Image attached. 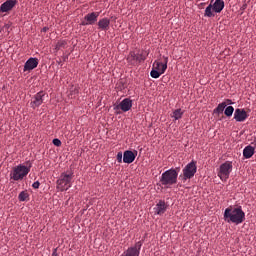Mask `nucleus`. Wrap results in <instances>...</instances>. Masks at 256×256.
Segmentation results:
<instances>
[{
    "label": "nucleus",
    "mask_w": 256,
    "mask_h": 256,
    "mask_svg": "<svg viewBox=\"0 0 256 256\" xmlns=\"http://www.w3.org/2000/svg\"><path fill=\"white\" fill-rule=\"evenodd\" d=\"M224 221L226 223H234V225H241L245 221V212L241 207L226 208L224 211Z\"/></svg>",
    "instance_id": "1"
},
{
    "label": "nucleus",
    "mask_w": 256,
    "mask_h": 256,
    "mask_svg": "<svg viewBox=\"0 0 256 256\" xmlns=\"http://www.w3.org/2000/svg\"><path fill=\"white\" fill-rule=\"evenodd\" d=\"M179 171H181V169L177 167L171 168L163 172L160 177V184L162 185V187H166L167 189H169V187L176 185L177 177H179Z\"/></svg>",
    "instance_id": "2"
},
{
    "label": "nucleus",
    "mask_w": 256,
    "mask_h": 256,
    "mask_svg": "<svg viewBox=\"0 0 256 256\" xmlns=\"http://www.w3.org/2000/svg\"><path fill=\"white\" fill-rule=\"evenodd\" d=\"M31 162H27V165L20 164L13 168L10 178L13 179V181H23L25 179L26 175H29L31 171Z\"/></svg>",
    "instance_id": "3"
},
{
    "label": "nucleus",
    "mask_w": 256,
    "mask_h": 256,
    "mask_svg": "<svg viewBox=\"0 0 256 256\" xmlns=\"http://www.w3.org/2000/svg\"><path fill=\"white\" fill-rule=\"evenodd\" d=\"M73 172H63L56 182L59 191H68L72 187Z\"/></svg>",
    "instance_id": "4"
},
{
    "label": "nucleus",
    "mask_w": 256,
    "mask_h": 256,
    "mask_svg": "<svg viewBox=\"0 0 256 256\" xmlns=\"http://www.w3.org/2000/svg\"><path fill=\"white\" fill-rule=\"evenodd\" d=\"M195 173H197V162L192 161L183 168L182 174L179 175V179L185 183L187 180L193 179Z\"/></svg>",
    "instance_id": "5"
},
{
    "label": "nucleus",
    "mask_w": 256,
    "mask_h": 256,
    "mask_svg": "<svg viewBox=\"0 0 256 256\" xmlns=\"http://www.w3.org/2000/svg\"><path fill=\"white\" fill-rule=\"evenodd\" d=\"M225 9V1L223 0H216L214 4H210L206 9L204 13V17H215L214 13H221Z\"/></svg>",
    "instance_id": "6"
},
{
    "label": "nucleus",
    "mask_w": 256,
    "mask_h": 256,
    "mask_svg": "<svg viewBox=\"0 0 256 256\" xmlns=\"http://www.w3.org/2000/svg\"><path fill=\"white\" fill-rule=\"evenodd\" d=\"M232 171H233V164L230 161H227L222 165H220V169L218 171V177L221 179V181H227Z\"/></svg>",
    "instance_id": "7"
},
{
    "label": "nucleus",
    "mask_w": 256,
    "mask_h": 256,
    "mask_svg": "<svg viewBox=\"0 0 256 256\" xmlns=\"http://www.w3.org/2000/svg\"><path fill=\"white\" fill-rule=\"evenodd\" d=\"M148 55L149 53L147 52H141V53L130 52L127 57V61L128 63H131V65H135V63H141L142 61H145Z\"/></svg>",
    "instance_id": "8"
},
{
    "label": "nucleus",
    "mask_w": 256,
    "mask_h": 256,
    "mask_svg": "<svg viewBox=\"0 0 256 256\" xmlns=\"http://www.w3.org/2000/svg\"><path fill=\"white\" fill-rule=\"evenodd\" d=\"M45 92L40 91L36 93L32 98L30 102V107L32 109H37V107H41L45 101Z\"/></svg>",
    "instance_id": "9"
},
{
    "label": "nucleus",
    "mask_w": 256,
    "mask_h": 256,
    "mask_svg": "<svg viewBox=\"0 0 256 256\" xmlns=\"http://www.w3.org/2000/svg\"><path fill=\"white\" fill-rule=\"evenodd\" d=\"M141 247H143V242L138 241L134 246H131L124 251L121 256H139L141 254Z\"/></svg>",
    "instance_id": "10"
},
{
    "label": "nucleus",
    "mask_w": 256,
    "mask_h": 256,
    "mask_svg": "<svg viewBox=\"0 0 256 256\" xmlns=\"http://www.w3.org/2000/svg\"><path fill=\"white\" fill-rule=\"evenodd\" d=\"M131 107H133V100L125 98L114 107V111H119V109H121V111L127 113V111H131Z\"/></svg>",
    "instance_id": "11"
},
{
    "label": "nucleus",
    "mask_w": 256,
    "mask_h": 256,
    "mask_svg": "<svg viewBox=\"0 0 256 256\" xmlns=\"http://www.w3.org/2000/svg\"><path fill=\"white\" fill-rule=\"evenodd\" d=\"M97 19H99V12L88 13L87 15H85L81 25H95V23H97Z\"/></svg>",
    "instance_id": "12"
},
{
    "label": "nucleus",
    "mask_w": 256,
    "mask_h": 256,
    "mask_svg": "<svg viewBox=\"0 0 256 256\" xmlns=\"http://www.w3.org/2000/svg\"><path fill=\"white\" fill-rule=\"evenodd\" d=\"M249 117V114H247V111L245 109L237 108L234 112V119L238 123H243V121H246Z\"/></svg>",
    "instance_id": "13"
},
{
    "label": "nucleus",
    "mask_w": 256,
    "mask_h": 256,
    "mask_svg": "<svg viewBox=\"0 0 256 256\" xmlns=\"http://www.w3.org/2000/svg\"><path fill=\"white\" fill-rule=\"evenodd\" d=\"M17 0H6L3 4L0 6V13H9L15 5H17Z\"/></svg>",
    "instance_id": "14"
},
{
    "label": "nucleus",
    "mask_w": 256,
    "mask_h": 256,
    "mask_svg": "<svg viewBox=\"0 0 256 256\" xmlns=\"http://www.w3.org/2000/svg\"><path fill=\"white\" fill-rule=\"evenodd\" d=\"M163 59H164V63H161L159 61H155L154 64H153V69L155 71H159L160 73H165V71H167V63H169V58L168 57H165L163 56Z\"/></svg>",
    "instance_id": "15"
},
{
    "label": "nucleus",
    "mask_w": 256,
    "mask_h": 256,
    "mask_svg": "<svg viewBox=\"0 0 256 256\" xmlns=\"http://www.w3.org/2000/svg\"><path fill=\"white\" fill-rule=\"evenodd\" d=\"M37 65H39V59L29 58L24 64V71H33V69H37Z\"/></svg>",
    "instance_id": "16"
},
{
    "label": "nucleus",
    "mask_w": 256,
    "mask_h": 256,
    "mask_svg": "<svg viewBox=\"0 0 256 256\" xmlns=\"http://www.w3.org/2000/svg\"><path fill=\"white\" fill-rule=\"evenodd\" d=\"M168 207L169 205H167L164 200H159L156 206L154 207L155 214L163 215L165 211H167Z\"/></svg>",
    "instance_id": "17"
},
{
    "label": "nucleus",
    "mask_w": 256,
    "mask_h": 256,
    "mask_svg": "<svg viewBox=\"0 0 256 256\" xmlns=\"http://www.w3.org/2000/svg\"><path fill=\"white\" fill-rule=\"evenodd\" d=\"M135 157H137V151L126 150L123 154V162L131 164L135 161Z\"/></svg>",
    "instance_id": "18"
},
{
    "label": "nucleus",
    "mask_w": 256,
    "mask_h": 256,
    "mask_svg": "<svg viewBox=\"0 0 256 256\" xmlns=\"http://www.w3.org/2000/svg\"><path fill=\"white\" fill-rule=\"evenodd\" d=\"M109 25H111V20L108 18H102L98 21V29L101 31H109Z\"/></svg>",
    "instance_id": "19"
},
{
    "label": "nucleus",
    "mask_w": 256,
    "mask_h": 256,
    "mask_svg": "<svg viewBox=\"0 0 256 256\" xmlns=\"http://www.w3.org/2000/svg\"><path fill=\"white\" fill-rule=\"evenodd\" d=\"M255 155V147L248 145L243 150V157L245 159H251Z\"/></svg>",
    "instance_id": "20"
},
{
    "label": "nucleus",
    "mask_w": 256,
    "mask_h": 256,
    "mask_svg": "<svg viewBox=\"0 0 256 256\" xmlns=\"http://www.w3.org/2000/svg\"><path fill=\"white\" fill-rule=\"evenodd\" d=\"M172 117L175 119V121H178V119H181V117H183V110H181L180 108L174 110Z\"/></svg>",
    "instance_id": "21"
},
{
    "label": "nucleus",
    "mask_w": 256,
    "mask_h": 256,
    "mask_svg": "<svg viewBox=\"0 0 256 256\" xmlns=\"http://www.w3.org/2000/svg\"><path fill=\"white\" fill-rule=\"evenodd\" d=\"M225 107H227V103H226V102L220 103V104L214 109V113H223V111H225Z\"/></svg>",
    "instance_id": "22"
},
{
    "label": "nucleus",
    "mask_w": 256,
    "mask_h": 256,
    "mask_svg": "<svg viewBox=\"0 0 256 256\" xmlns=\"http://www.w3.org/2000/svg\"><path fill=\"white\" fill-rule=\"evenodd\" d=\"M161 75H163V74L160 71L155 70L154 68L150 72V77H152V79H159V77H161Z\"/></svg>",
    "instance_id": "23"
},
{
    "label": "nucleus",
    "mask_w": 256,
    "mask_h": 256,
    "mask_svg": "<svg viewBox=\"0 0 256 256\" xmlns=\"http://www.w3.org/2000/svg\"><path fill=\"white\" fill-rule=\"evenodd\" d=\"M18 199L19 201H27V199H29V193H27V191L20 192Z\"/></svg>",
    "instance_id": "24"
},
{
    "label": "nucleus",
    "mask_w": 256,
    "mask_h": 256,
    "mask_svg": "<svg viewBox=\"0 0 256 256\" xmlns=\"http://www.w3.org/2000/svg\"><path fill=\"white\" fill-rule=\"evenodd\" d=\"M234 111L235 108H233V106H228L224 111V115H226V117H232Z\"/></svg>",
    "instance_id": "25"
},
{
    "label": "nucleus",
    "mask_w": 256,
    "mask_h": 256,
    "mask_svg": "<svg viewBox=\"0 0 256 256\" xmlns=\"http://www.w3.org/2000/svg\"><path fill=\"white\" fill-rule=\"evenodd\" d=\"M71 95H79V88L78 87H72L70 90Z\"/></svg>",
    "instance_id": "26"
},
{
    "label": "nucleus",
    "mask_w": 256,
    "mask_h": 256,
    "mask_svg": "<svg viewBox=\"0 0 256 256\" xmlns=\"http://www.w3.org/2000/svg\"><path fill=\"white\" fill-rule=\"evenodd\" d=\"M52 143L55 145V147H61V140L58 138L53 139Z\"/></svg>",
    "instance_id": "27"
},
{
    "label": "nucleus",
    "mask_w": 256,
    "mask_h": 256,
    "mask_svg": "<svg viewBox=\"0 0 256 256\" xmlns=\"http://www.w3.org/2000/svg\"><path fill=\"white\" fill-rule=\"evenodd\" d=\"M116 157H117L118 163H123V153L122 152H118Z\"/></svg>",
    "instance_id": "28"
},
{
    "label": "nucleus",
    "mask_w": 256,
    "mask_h": 256,
    "mask_svg": "<svg viewBox=\"0 0 256 256\" xmlns=\"http://www.w3.org/2000/svg\"><path fill=\"white\" fill-rule=\"evenodd\" d=\"M41 183L39 181H36L32 184L33 189H39Z\"/></svg>",
    "instance_id": "29"
},
{
    "label": "nucleus",
    "mask_w": 256,
    "mask_h": 256,
    "mask_svg": "<svg viewBox=\"0 0 256 256\" xmlns=\"http://www.w3.org/2000/svg\"><path fill=\"white\" fill-rule=\"evenodd\" d=\"M226 105H233V101L231 99H226Z\"/></svg>",
    "instance_id": "30"
},
{
    "label": "nucleus",
    "mask_w": 256,
    "mask_h": 256,
    "mask_svg": "<svg viewBox=\"0 0 256 256\" xmlns=\"http://www.w3.org/2000/svg\"><path fill=\"white\" fill-rule=\"evenodd\" d=\"M247 9V4H243L240 8V11H245Z\"/></svg>",
    "instance_id": "31"
},
{
    "label": "nucleus",
    "mask_w": 256,
    "mask_h": 256,
    "mask_svg": "<svg viewBox=\"0 0 256 256\" xmlns=\"http://www.w3.org/2000/svg\"><path fill=\"white\" fill-rule=\"evenodd\" d=\"M52 256H57V249H54V252L52 253Z\"/></svg>",
    "instance_id": "32"
},
{
    "label": "nucleus",
    "mask_w": 256,
    "mask_h": 256,
    "mask_svg": "<svg viewBox=\"0 0 256 256\" xmlns=\"http://www.w3.org/2000/svg\"><path fill=\"white\" fill-rule=\"evenodd\" d=\"M58 47H63V42H61V43H58V45H57Z\"/></svg>",
    "instance_id": "33"
}]
</instances>
